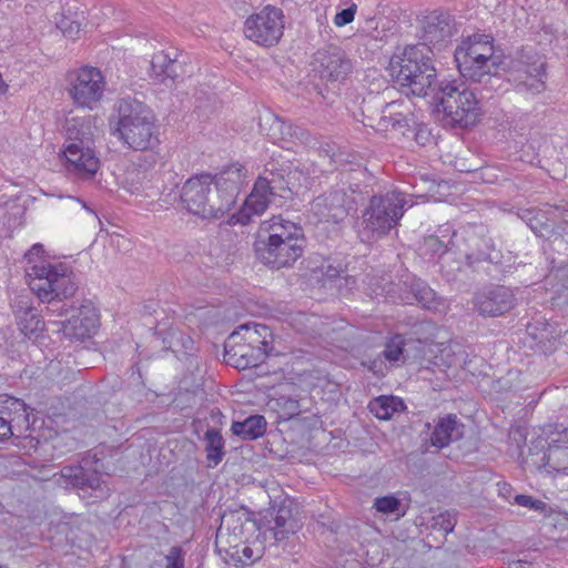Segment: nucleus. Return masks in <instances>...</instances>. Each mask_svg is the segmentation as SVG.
<instances>
[{"instance_id": "26", "label": "nucleus", "mask_w": 568, "mask_h": 568, "mask_svg": "<svg viewBox=\"0 0 568 568\" xmlns=\"http://www.w3.org/2000/svg\"><path fill=\"white\" fill-rule=\"evenodd\" d=\"M292 174L294 173L290 166L278 165V163L272 161L266 164L257 181L273 196L288 199L292 195Z\"/></svg>"}, {"instance_id": "50", "label": "nucleus", "mask_w": 568, "mask_h": 568, "mask_svg": "<svg viewBox=\"0 0 568 568\" xmlns=\"http://www.w3.org/2000/svg\"><path fill=\"white\" fill-rule=\"evenodd\" d=\"M515 501L524 507H528L530 509L542 513L545 516H548L551 511V508L547 506L541 499H515Z\"/></svg>"}, {"instance_id": "32", "label": "nucleus", "mask_w": 568, "mask_h": 568, "mask_svg": "<svg viewBox=\"0 0 568 568\" xmlns=\"http://www.w3.org/2000/svg\"><path fill=\"white\" fill-rule=\"evenodd\" d=\"M406 296L402 300L406 303L417 302L420 306L427 310H438L443 305L442 298L436 292L424 281L412 277L404 282Z\"/></svg>"}, {"instance_id": "54", "label": "nucleus", "mask_w": 568, "mask_h": 568, "mask_svg": "<svg viewBox=\"0 0 568 568\" xmlns=\"http://www.w3.org/2000/svg\"><path fill=\"white\" fill-rule=\"evenodd\" d=\"M526 566H531V564L526 559H518L509 562V568H526Z\"/></svg>"}, {"instance_id": "44", "label": "nucleus", "mask_w": 568, "mask_h": 568, "mask_svg": "<svg viewBox=\"0 0 568 568\" xmlns=\"http://www.w3.org/2000/svg\"><path fill=\"white\" fill-rule=\"evenodd\" d=\"M185 555L186 551L181 546L171 547L164 556V568H185Z\"/></svg>"}, {"instance_id": "35", "label": "nucleus", "mask_w": 568, "mask_h": 568, "mask_svg": "<svg viewBox=\"0 0 568 568\" xmlns=\"http://www.w3.org/2000/svg\"><path fill=\"white\" fill-rule=\"evenodd\" d=\"M367 407L381 420H388L394 414L400 413L406 408L403 399L393 395L375 397L368 403Z\"/></svg>"}, {"instance_id": "43", "label": "nucleus", "mask_w": 568, "mask_h": 568, "mask_svg": "<svg viewBox=\"0 0 568 568\" xmlns=\"http://www.w3.org/2000/svg\"><path fill=\"white\" fill-rule=\"evenodd\" d=\"M456 524L457 513L454 510H445L433 517L432 527L447 535L454 530Z\"/></svg>"}, {"instance_id": "2", "label": "nucleus", "mask_w": 568, "mask_h": 568, "mask_svg": "<svg viewBox=\"0 0 568 568\" xmlns=\"http://www.w3.org/2000/svg\"><path fill=\"white\" fill-rule=\"evenodd\" d=\"M389 71L395 82L407 90V94L427 97L439 84L433 51L422 45H406L402 54L390 59Z\"/></svg>"}, {"instance_id": "15", "label": "nucleus", "mask_w": 568, "mask_h": 568, "mask_svg": "<svg viewBox=\"0 0 568 568\" xmlns=\"http://www.w3.org/2000/svg\"><path fill=\"white\" fill-rule=\"evenodd\" d=\"M31 417L32 409L22 399L0 395V442L23 436L34 423Z\"/></svg>"}, {"instance_id": "53", "label": "nucleus", "mask_w": 568, "mask_h": 568, "mask_svg": "<svg viewBox=\"0 0 568 568\" xmlns=\"http://www.w3.org/2000/svg\"><path fill=\"white\" fill-rule=\"evenodd\" d=\"M496 486L498 487V497H507L508 495H510L511 486L509 484L505 481H498Z\"/></svg>"}, {"instance_id": "14", "label": "nucleus", "mask_w": 568, "mask_h": 568, "mask_svg": "<svg viewBox=\"0 0 568 568\" xmlns=\"http://www.w3.org/2000/svg\"><path fill=\"white\" fill-rule=\"evenodd\" d=\"M104 89V78L97 68L83 67L70 74L69 94L77 105L92 109L101 100Z\"/></svg>"}, {"instance_id": "45", "label": "nucleus", "mask_w": 568, "mask_h": 568, "mask_svg": "<svg viewBox=\"0 0 568 568\" xmlns=\"http://www.w3.org/2000/svg\"><path fill=\"white\" fill-rule=\"evenodd\" d=\"M363 365L375 376L383 377L387 374L390 365L384 359L382 353L375 358L363 362Z\"/></svg>"}, {"instance_id": "8", "label": "nucleus", "mask_w": 568, "mask_h": 568, "mask_svg": "<svg viewBox=\"0 0 568 568\" xmlns=\"http://www.w3.org/2000/svg\"><path fill=\"white\" fill-rule=\"evenodd\" d=\"M524 464L547 474H568V428L550 443L544 437L531 442Z\"/></svg>"}, {"instance_id": "29", "label": "nucleus", "mask_w": 568, "mask_h": 568, "mask_svg": "<svg viewBox=\"0 0 568 568\" xmlns=\"http://www.w3.org/2000/svg\"><path fill=\"white\" fill-rule=\"evenodd\" d=\"M12 308L19 329L24 336L31 337L43 329L44 322L37 308L31 306L29 296H17L12 302Z\"/></svg>"}, {"instance_id": "42", "label": "nucleus", "mask_w": 568, "mask_h": 568, "mask_svg": "<svg viewBox=\"0 0 568 568\" xmlns=\"http://www.w3.org/2000/svg\"><path fill=\"white\" fill-rule=\"evenodd\" d=\"M374 507L378 513H382L386 518L398 520L403 517L408 506H403L399 499H375Z\"/></svg>"}, {"instance_id": "58", "label": "nucleus", "mask_w": 568, "mask_h": 568, "mask_svg": "<svg viewBox=\"0 0 568 568\" xmlns=\"http://www.w3.org/2000/svg\"><path fill=\"white\" fill-rule=\"evenodd\" d=\"M216 539H217V544L221 542V537L220 536H216Z\"/></svg>"}, {"instance_id": "11", "label": "nucleus", "mask_w": 568, "mask_h": 568, "mask_svg": "<svg viewBox=\"0 0 568 568\" xmlns=\"http://www.w3.org/2000/svg\"><path fill=\"white\" fill-rule=\"evenodd\" d=\"M283 11L271 6H266L258 13L251 16L244 23L245 37L264 47L276 44L283 36Z\"/></svg>"}, {"instance_id": "22", "label": "nucleus", "mask_w": 568, "mask_h": 568, "mask_svg": "<svg viewBox=\"0 0 568 568\" xmlns=\"http://www.w3.org/2000/svg\"><path fill=\"white\" fill-rule=\"evenodd\" d=\"M65 170L74 179L91 180L100 169V160L92 146L63 144Z\"/></svg>"}, {"instance_id": "36", "label": "nucleus", "mask_w": 568, "mask_h": 568, "mask_svg": "<svg viewBox=\"0 0 568 568\" xmlns=\"http://www.w3.org/2000/svg\"><path fill=\"white\" fill-rule=\"evenodd\" d=\"M266 419L262 415H251L242 422H233L231 430L234 435L253 440L262 437L266 433Z\"/></svg>"}, {"instance_id": "56", "label": "nucleus", "mask_w": 568, "mask_h": 568, "mask_svg": "<svg viewBox=\"0 0 568 568\" xmlns=\"http://www.w3.org/2000/svg\"><path fill=\"white\" fill-rule=\"evenodd\" d=\"M140 191H141L140 186H133L132 189H130L131 193H139Z\"/></svg>"}, {"instance_id": "48", "label": "nucleus", "mask_w": 568, "mask_h": 568, "mask_svg": "<svg viewBox=\"0 0 568 568\" xmlns=\"http://www.w3.org/2000/svg\"><path fill=\"white\" fill-rule=\"evenodd\" d=\"M58 28L62 31L64 37L70 39L79 38L81 31L80 23L68 18H62L58 23Z\"/></svg>"}, {"instance_id": "7", "label": "nucleus", "mask_w": 568, "mask_h": 568, "mask_svg": "<svg viewBox=\"0 0 568 568\" xmlns=\"http://www.w3.org/2000/svg\"><path fill=\"white\" fill-rule=\"evenodd\" d=\"M449 244L465 258L467 266L474 270L483 263L497 264L501 258L500 252L495 248L493 239L483 225L467 226L454 232Z\"/></svg>"}, {"instance_id": "51", "label": "nucleus", "mask_w": 568, "mask_h": 568, "mask_svg": "<svg viewBox=\"0 0 568 568\" xmlns=\"http://www.w3.org/2000/svg\"><path fill=\"white\" fill-rule=\"evenodd\" d=\"M44 253L43 246L40 243H37L32 245V247L24 254V260L28 264H30L29 267L33 266L37 263V258L42 257Z\"/></svg>"}, {"instance_id": "16", "label": "nucleus", "mask_w": 568, "mask_h": 568, "mask_svg": "<svg viewBox=\"0 0 568 568\" xmlns=\"http://www.w3.org/2000/svg\"><path fill=\"white\" fill-rule=\"evenodd\" d=\"M102 474L108 475L104 464L95 453L88 452L79 465L64 466L57 483L65 487L97 489L100 487Z\"/></svg>"}, {"instance_id": "12", "label": "nucleus", "mask_w": 568, "mask_h": 568, "mask_svg": "<svg viewBox=\"0 0 568 568\" xmlns=\"http://www.w3.org/2000/svg\"><path fill=\"white\" fill-rule=\"evenodd\" d=\"M353 209V199L344 189H333L310 203L308 217L315 223L343 222Z\"/></svg>"}, {"instance_id": "13", "label": "nucleus", "mask_w": 568, "mask_h": 568, "mask_svg": "<svg viewBox=\"0 0 568 568\" xmlns=\"http://www.w3.org/2000/svg\"><path fill=\"white\" fill-rule=\"evenodd\" d=\"M455 32V20L450 14L433 11L418 20L416 36L419 42L416 45L440 51L452 41Z\"/></svg>"}, {"instance_id": "17", "label": "nucleus", "mask_w": 568, "mask_h": 568, "mask_svg": "<svg viewBox=\"0 0 568 568\" xmlns=\"http://www.w3.org/2000/svg\"><path fill=\"white\" fill-rule=\"evenodd\" d=\"M268 505L258 511L260 525L272 530L276 540H283L298 528L293 499H270Z\"/></svg>"}, {"instance_id": "47", "label": "nucleus", "mask_w": 568, "mask_h": 568, "mask_svg": "<svg viewBox=\"0 0 568 568\" xmlns=\"http://www.w3.org/2000/svg\"><path fill=\"white\" fill-rule=\"evenodd\" d=\"M409 139H413L418 145L425 146L432 140V134L427 125L417 121L413 131L410 132Z\"/></svg>"}, {"instance_id": "21", "label": "nucleus", "mask_w": 568, "mask_h": 568, "mask_svg": "<svg viewBox=\"0 0 568 568\" xmlns=\"http://www.w3.org/2000/svg\"><path fill=\"white\" fill-rule=\"evenodd\" d=\"M314 70L323 80L344 81L352 73L353 63L341 48L328 47L314 54Z\"/></svg>"}, {"instance_id": "40", "label": "nucleus", "mask_w": 568, "mask_h": 568, "mask_svg": "<svg viewBox=\"0 0 568 568\" xmlns=\"http://www.w3.org/2000/svg\"><path fill=\"white\" fill-rule=\"evenodd\" d=\"M272 409L276 410L282 419H291L301 413L300 402L290 396L281 395L268 402Z\"/></svg>"}, {"instance_id": "3", "label": "nucleus", "mask_w": 568, "mask_h": 568, "mask_svg": "<svg viewBox=\"0 0 568 568\" xmlns=\"http://www.w3.org/2000/svg\"><path fill=\"white\" fill-rule=\"evenodd\" d=\"M30 290L42 301L47 302V312L64 316L69 307L63 300L70 298L78 290L73 272L64 264H45L41 261L26 270Z\"/></svg>"}, {"instance_id": "25", "label": "nucleus", "mask_w": 568, "mask_h": 568, "mask_svg": "<svg viewBox=\"0 0 568 568\" xmlns=\"http://www.w3.org/2000/svg\"><path fill=\"white\" fill-rule=\"evenodd\" d=\"M402 105L403 104L398 101L386 103L376 123L377 130L394 131L405 138H409L410 132L417 123V119L409 111L403 112L400 110Z\"/></svg>"}, {"instance_id": "1", "label": "nucleus", "mask_w": 568, "mask_h": 568, "mask_svg": "<svg viewBox=\"0 0 568 568\" xmlns=\"http://www.w3.org/2000/svg\"><path fill=\"white\" fill-rule=\"evenodd\" d=\"M305 243L298 224L273 216L261 224L254 251L264 265L280 270L292 266L302 256Z\"/></svg>"}, {"instance_id": "34", "label": "nucleus", "mask_w": 568, "mask_h": 568, "mask_svg": "<svg viewBox=\"0 0 568 568\" xmlns=\"http://www.w3.org/2000/svg\"><path fill=\"white\" fill-rule=\"evenodd\" d=\"M70 143H75L79 146L93 145V129L90 120L75 118L67 120L64 144Z\"/></svg>"}, {"instance_id": "19", "label": "nucleus", "mask_w": 568, "mask_h": 568, "mask_svg": "<svg viewBox=\"0 0 568 568\" xmlns=\"http://www.w3.org/2000/svg\"><path fill=\"white\" fill-rule=\"evenodd\" d=\"M501 60L493 52L491 58H462L456 62L459 73L463 78L484 85V90L490 91L500 84V77L497 69Z\"/></svg>"}, {"instance_id": "4", "label": "nucleus", "mask_w": 568, "mask_h": 568, "mask_svg": "<svg viewBox=\"0 0 568 568\" xmlns=\"http://www.w3.org/2000/svg\"><path fill=\"white\" fill-rule=\"evenodd\" d=\"M119 138L135 151L153 150L160 143L153 111L144 103L123 98L116 103Z\"/></svg>"}, {"instance_id": "46", "label": "nucleus", "mask_w": 568, "mask_h": 568, "mask_svg": "<svg viewBox=\"0 0 568 568\" xmlns=\"http://www.w3.org/2000/svg\"><path fill=\"white\" fill-rule=\"evenodd\" d=\"M424 248L426 250V252L437 255H442L446 253L448 250H453L450 247L449 241L447 243H444L436 235H430L425 239Z\"/></svg>"}, {"instance_id": "30", "label": "nucleus", "mask_w": 568, "mask_h": 568, "mask_svg": "<svg viewBox=\"0 0 568 568\" xmlns=\"http://www.w3.org/2000/svg\"><path fill=\"white\" fill-rule=\"evenodd\" d=\"M181 71L182 64L175 49L162 50L152 57L150 75L154 80L161 83L170 80L173 83L180 77Z\"/></svg>"}, {"instance_id": "52", "label": "nucleus", "mask_w": 568, "mask_h": 568, "mask_svg": "<svg viewBox=\"0 0 568 568\" xmlns=\"http://www.w3.org/2000/svg\"><path fill=\"white\" fill-rule=\"evenodd\" d=\"M341 272H342V268L339 266L328 265L324 272V275L328 280H334L339 276Z\"/></svg>"}, {"instance_id": "55", "label": "nucleus", "mask_w": 568, "mask_h": 568, "mask_svg": "<svg viewBox=\"0 0 568 568\" xmlns=\"http://www.w3.org/2000/svg\"><path fill=\"white\" fill-rule=\"evenodd\" d=\"M333 145L329 143H326L324 146L321 148V151L325 153V155L329 156L332 160L335 158V153L333 152Z\"/></svg>"}, {"instance_id": "31", "label": "nucleus", "mask_w": 568, "mask_h": 568, "mask_svg": "<svg viewBox=\"0 0 568 568\" xmlns=\"http://www.w3.org/2000/svg\"><path fill=\"white\" fill-rule=\"evenodd\" d=\"M464 435V424L456 415L448 414L440 417L430 435V444L437 448L447 447L450 443L459 440Z\"/></svg>"}, {"instance_id": "49", "label": "nucleus", "mask_w": 568, "mask_h": 568, "mask_svg": "<svg viewBox=\"0 0 568 568\" xmlns=\"http://www.w3.org/2000/svg\"><path fill=\"white\" fill-rule=\"evenodd\" d=\"M356 10H357V6L355 3H352L348 8L343 9L342 11L337 12L334 18L335 26L344 27V26L351 23L354 20Z\"/></svg>"}, {"instance_id": "24", "label": "nucleus", "mask_w": 568, "mask_h": 568, "mask_svg": "<svg viewBox=\"0 0 568 568\" xmlns=\"http://www.w3.org/2000/svg\"><path fill=\"white\" fill-rule=\"evenodd\" d=\"M240 331L233 332L225 342V357L236 368L245 369L260 365L271 353L262 349L261 346L251 345L247 342H241Z\"/></svg>"}, {"instance_id": "10", "label": "nucleus", "mask_w": 568, "mask_h": 568, "mask_svg": "<svg viewBox=\"0 0 568 568\" xmlns=\"http://www.w3.org/2000/svg\"><path fill=\"white\" fill-rule=\"evenodd\" d=\"M509 75L518 92L538 94L546 89V62L532 50L520 51L511 62Z\"/></svg>"}, {"instance_id": "39", "label": "nucleus", "mask_w": 568, "mask_h": 568, "mask_svg": "<svg viewBox=\"0 0 568 568\" xmlns=\"http://www.w3.org/2000/svg\"><path fill=\"white\" fill-rule=\"evenodd\" d=\"M244 331L242 339L251 345L261 346L262 349L272 353L267 337H272L270 327L262 324H245L240 327V332Z\"/></svg>"}, {"instance_id": "5", "label": "nucleus", "mask_w": 568, "mask_h": 568, "mask_svg": "<svg viewBox=\"0 0 568 568\" xmlns=\"http://www.w3.org/2000/svg\"><path fill=\"white\" fill-rule=\"evenodd\" d=\"M432 94L448 125L467 128L477 122L480 115L479 99L466 83L457 80L440 81Z\"/></svg>"}, {"instance_id": "9", "label": "nucleus", "mask_w": 568, "mask_h": 568, "mask_svg": "<svg viewBox=\"0 0 568 568\" xmlns=\"http://www.w3.org/2000/svg\"><path fill=\"white\" fill-rule=\"evenodd\" d=\"M212 186L213 178L210 174L190 178L183 184L180 199L187 212L202 219L224 216Z\"/></svg>"}, {"instance_id": "28", "label": "nucleus", "mask_w": 568, "mask_h": 568, "mask_svg": "<svg viewBox=\"0 0 568 568\" xmlns=\"http://www.w3.org/2000/svg\"><path fill=\"white\" fill-rule=\"evenodd\" d=\"M272 134L276 136L283 148L290 149L292 145L302 144L305 146H316L317 140L311 132L300 125L285 122L278 116L275 118L272 124Z\"/></svg>"}, {"instance_id": "41", "label": "nucleus", "mask_w": 568, "mask_h": 568, "mask_svg": "<svg viewBox=\"0 0 568 568\" xmlns=\"http://www.w3.org/2000/svg\"><path fill=\"white\" fill-rule=\"evenodd\" d=\"M404 347L405 339L402 335H395L386 343L382 355L385 361H387L392 366L398 365L399 363H404Z\"/></svg>"}, {"instance_id": "38", "label": "nucleus", "mask_w": 568, "mask_h": 568, "mask_svg": "<svg viewBox=\"0 0 568 568\" xmlns=\"http://www.w3.org/2000/svg\"><path fill=\"white\" fill-rule=\"evenodd\" d=\"M205 453L209 467L217 466L224 455V438L220 430L215 428H209L204 434Z\"/></svg>"}, {"instance_id": "18", "label": "nucleus", "mask_w": 568, "mask_h": 568, "mask_svg": "<svg viewBox=\"0 0 568 568\" xmlns=\"http://www.w3.org/2000/svg\"><path fill=\"white\" fill-rule=\"evenodd\" d=\"M213 178V190L224 215L235 205L242 186L246 181V170L240 163L224 168Z\"/></svg>"}, {"instance_id": "33", "label": "nucleus", "mask_w": 568, "mask_h": 568, "mask_svg": "<svg viewBox=\"0 0 568 568\" xmlns=\"http://www.w3.org/2000/svg\"><path fill=\"white\" fill-rule=\"evenodd\" d=\"M494 48V38L488 34H473L464 40L455 50V62H460L462 58H491Z\"/></svg>"}, {"instance_id": "6", "label": "nucleus", "mask_w": 568, "mask_h": 568, "mask_svg": "<svg viewBox=\"0 0 568 568\" xmlns=\"http://www.w3.org/2000/svg\"><path fill=\"white\" fill-rule=\"evenodd\" d=\"M413 205L412 200L403 192H388L374 195L363 212V233L368 239H379L398 225L406 207Z\"/></svg>"}, {"instance_id": "27", "label": "nucleus", "mask_w": 568, "mask_h": 568, "mask_svg": "<svg viewBox=\"0 0 568 568\" xmlns=\"http://www.w3.org/2000/svg\"><path fill=\"white\" fill-rule=\"evenodd\" d=\"M272 197L274 196L256 180L241 210L232 215L233 223L248 224L253 216L261 215L266 211Z\"/></svg>"}, {"instance_id": "57", "label": "nucleus", "mask_w": 568, "mask_h": 568, "mask_svg": "<svg viewBox=\"0 0 568 568\" xmlns=\"http://www.w3.org/2000/svg\"><path fill=\"white\" fill-rule=\"evenodd\" d=\"M515 497L524 498V497H528V496H527V495H525V494H517Z\"/></svg>"}, {"instance_id": "37", "label": "nucleus", "mask_w": 568, "mask_h": 568, "mask_svg": "<svg viewBox=\"0 0 568 568\" xmlns=\"http://www.w3.org/2000/svg\"><path fill=\"white\" fill-rule=\"evenodd\" d=\"M224 549L225 560L235 567L247 566L261 558L260 549L254 550L246 542L232 545Z\"/></svg>"}, {"instance_id": "20", "label": "nucleus", "mask_w": 568, "mask_h": 568, "mask_svg": "<svg viewBox=\"0 0 568 568\" xmlns=\"http://www.w3.org/2000/svg\"><path fill=\"white\" fill-rule=\"evenodd\" d=\"M515 294L504 285L486 286L475 293L474 308L485 317H496L509 312L515 306Z\"/></svg>"}, {"instance_id": "23", "label": "nucleus", "mask_w": 568, "mask_h": 568, "mask_svg": "<svg viewBox=\"0 0 568 568\" xmlns=\"http://www.w3.org/2000/svg\"><path fill=\"white\" fill-rule=\"evenodd\" d=\"M99 323V314L93 303L83 301L70 318L61 322V331L70 339L83 341L95 334Z\"/></svg>"}]
</instances>
